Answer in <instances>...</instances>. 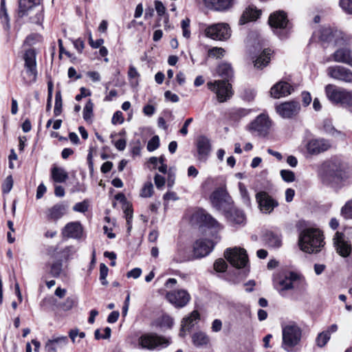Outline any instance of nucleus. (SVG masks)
Returning <instances> with one entry per match:
<instances>
[{
	"mask_svg": "<svg viewBox=\"0 0 352 352\" xmlns=\"http://www.w3.org/2000/svg\"><path fill=\"white\" fill-rule=\"evenodd\" d=\"M320 175L325 183L338 182L349 176V168L338 158H333L322 163Z\"/></svg>",
	"mask_w": 352,
	"mask_h": 352,
	"instance_id": "1",
	"label": "nucleus"
},
{
	"mask_svg": "<svg viewBox=\"0 0 352 352\" xmlns=\"http://www.w3.org/2000/svg\"><path fill=\"white\" fill-rule=\"evenodd\" d=\"M324 245L323 234L317 228H305L299 234V248L306 253H318L321 250Z\"/></svg>",
	"mask_w": 352,
	"mask_h": 352,
	"instance_id": "2",
	"label": "nucleus"
},
{
	"mask_svg": "<svg viewBox=\"0 0 352 352\" xmlns=\"http://www.w3.org/2000/svg\"><path fill=\"white\" fill-rule=\"evenodd\" d=\"M283 342L282 347L289 352L300 341L302 331L296 324H288L282 328Z\"/></svg>",
	"mask_w": 352,
	"mask_h": 352,
	"instance_id": "3",
	"label": "nucleus"
},
{
	"mask_svg": "<svg viewBox=\"0 0 352 352\" xmlns=\"http://www.w3.org/2000/svg\"><path fill=\"white\" fill-rule=\"evenodd\" d=\"M169 344L168 338L156 333H144L138 338L139 346L142 349L151 351L160 347H166Z\"/></svg>",
	"mask_w": 352,
	"mask_h": 352,
	"instance_id": "4",
	"label": "nucleus"
},
{
	"mask_svg": "<svg viewBox=\"0 0 352 352\" xmlns=\"http://www.w3.org/2000/svg\"><path fill=\"white\" fill-rule=\"evenodd\" d=\"M224 256L233 267L238 269L245 267L248 263L246 250L241 248H227Z\"/></svg>",
	"mask_w": 352,
	"mask_h": 352,
	"instance_id": "5",
	"label": "nucleus"
},
{
	"mask_svg": "<svg viewBox=\"0 0 352 352\" xmlns=\"http://www.w3.org/2000/svg\"><path fill=\"white\" fill-rule=\"evenodd\" d=\"M205 34L207 37L215 40L225 41L231 36V29L228 23H218L208 25L205 29Z\"/></svg>",
	"mask_w": 352,
	"mask_h": 352,
	"instance_id": "6",
	"label": "nucleus"
},
{
	"mask_svg": "<svg viewBox=\"0 0 352 352\" xmlns=\"http://www.w3.org/2000/svg\"><path fill=\"white\" fill-rule=\"evenodd\" d=\"M208 88L213 91L219 102H224L229 100L233 93L232 86L226 80H214L207 83Z\"/></svg>",
	"mask_w": 352,
	"mask_h": 352,
	"instance_id": "7",
	"label": "nucleus"
},
{
	"mask_svg": "<svg viewBox=\"0 0 352 352\" xmlns=\"http://www.w3.org/2000/svg\"><path fill=\"white\" fill-rule=\"evenodd\" d=\"M166 300L177 308L185 307L190 300V296L185 289H178L168 292L166 294Z\"/></svg>",
	"mask_w": 352,
	"mask_h": 352,
	"instance_id": "8",
	"label": "nucleus"
},
{
	"mask_svg": "<svg viewBox=\"0 0 352 352\" xmlns=\"http://www.w3.org/2000/svg\"><path fill=\"white\" fill-rule=\"evenodd\" d=\"M277 113L285 119L296 117L300 112V105L297 101L283 102L276 107Z\"/></svg>",
	"mask_w": 352,
	"mask_h": 352,
	"instance_id": "9",
	"label": "nucleus"
},
{
	"mask_svg": "<svg viewBox=\"0 0 352 352\" xmlns=\"http://www.w3.org/2000/svg\"><path fill=\"white\" fill-rule=\"evenodd\" d=\"M271 126L267 116L261 114L258 116L249 126V130L257 135L265 136L268 134Z\"/></svg>",
	"mask_w": 352,
	"mask_h": 352,
	"instance_id": "10",
	"label": "nucleus"
},
{
	"mask_svg": "<svg viewBox=\"0 0 352 352\" xmlns=\"http://www.w3.org/2000/svg\"><path fill=\"white\" fill-rule=\"evenodd\" d=\"M256 199L261 211L265 214L271 213L278 206V201L265 191L256 193Z\"/></svg>",
	"mask_w": 352,
	"mask_h": 352,
	"instance_id": "11",
	"label": "nucleus"
},
{
	"mask_svg": "<svg viewBox=\"0 0 352 352\" xmlns=\"http://www.w3.org/2000/svg\"><path fill=\"white\" fill-rule=\"evenodd\" d=\"M327 74L332 78L352 84V71L340 65L328 67Z\"/></svg>",
	"mask_w": 352,
	"mask_h": 352,
	"instance_id": "12",
	"label": "nucleus"
},
{
	"mask_svg": "<svg viewBox=\"0 0 352 352\" xmlns=\"http://www.w3.org/2000/svg\"><path fill=\"white\" fill-rule=\"evenodd\" d=\"M25 67L26 73L28 76L32 77V80L35 81L36 78V53L34 50L29 49L25 51L24 54Z\"/></svg>",
	"mask_w": 352,
	"mask_h": 352,
	"instance_id": "13",
	"label": "nucleus"
},
{
	"mask_svg": "<svg viewBox=\"0 0 352 352\" xmlns=\"http://www.w3.org/2000/svg\"><path fill=\"white\" fill-rule=\"evenodd\" d=\"M333 243L338 254L342 257H347L351 252V244L345 240L342 233L336 232L333 238Z\"/></svg>",
	"mask_w": 352,
	"mask_h": 352,
	"instance_id": "14",
	"label": "nucleus"
},
{
	"mask_svg": "<svg viewBox=\"0 0 352 352\" xmlns=\"http://www.w3.org/2000/svg\"><path fill=\"white\" fill-rule=\"evenodd\" d=\"M67 208V205L62 202L54 204L53 206L47 208L45 211L47 220L56 222L66 214Z\"/></svg>",
	"mask_w": 352,
	"mask_h": 352,
	"instance_id": "15",
	"label": "nucleus"
},
{
	"mask_svg": "<svg viewBox=\"0 0 352 352\" xmlns=\"http://www.w3.org/2000/svg\"><path fill=\"white\" fill-rule=\"evenodd\" d=\"M214 243L206 239L197 240L193 248L194 255L196 258H201L207 256L212 250Z\"/></svg>",
	"mask_w": 352,
	"mask_h": 352,
	"instance_id": "16",
	"label": "nucleus"
},
{
	"mask_svg": "<svg viewBox=\"0 0 352 352\" xmlns=\"http://www.w3.org/2000/svg\"><path fill=\"white\" fill-rule=\"evenodd\" d=\"M198 160L206 162L211 151L210 140L206 136H199L197 140Z\"/></svg>",
	"mask_w": 352,
	"mask_h": 352,
	"instance_id": "17",
	"label": "nucleus"
},
{
	"mask_svg": "<svg viewBox=\"0 0 352 352\" xmlns=\"http://www.w3.org/2000/svg\"><path fill=\"white\" fill-rule=\"evenodd\" d=\"M330 144L324 139H314L308 142L307 144V152L311 155H318L327 151Z\"/></svg>",
	"mask_w": 352,
	"mask_h": 352,
	"instance_id": "18",
	"label": "nucleus"
},
{
	"mask_svg": "<svg viewBox=\"0 0 352 352\" xmlns=\"http://www.w3.org/2000/svg\"><path fill=\"white\" fill-rule=\"evenodd\" d=\"M82 227L79 222H70L65 226L62 234L67 238L80 239L82 235Z\"/></svg>",
	"mask_w": 352,
	"mask_h": 352,
	"instance_id": "19",
	"label": "nucleus"
},
{
	"mask_svg": "<svg viewBox=\"0 0 352 352\" xmlns=\"http://www.w3.org/2000/svg\"><path fill=\"white\" fill-rule=\"evenodd\" d=\"M288 23L286 14L283 11H278L270 16L269 24L272 28L283 30L286 28Z\"/></svg>",
	"mask_w": 352,
	"mask_h": 352,
	"instance_id": "20",
	"label": "nucleus"
},
{
	"mask_svg": "<svg viewBox=\"0 0 352 352\" xmlns=\"http://www.w3.org/2000/svg\"><path fill=\"white\" fill-rule=\"evenodd\" d=\"M197 219L202 222L206 226L214 229L215 230H221L223 226L210 214L205 210H199L197 213Z\"/></svg>",
	"mask_w": 352,
	"mask_h": 352,
	"instance_id": "21",
	"label": "nucleus"
},
{
	"mask_svg": "<svg viewBox=\"0 0 352 352\" xmlns=\"http://www.w3.org/2000/svg\"><path fill=\"white\" fill-rule=\"evenodd\" d=\"M292 90V88L289 83L280 81L271 88L270 94L273 98H280L289 95Z\"/></svg>",
	"mask_w": 352,
	"mask_h": 352,
	"instance_id": "22",
	"label": "nucleus"
},
{
	"mask_svg": "<svg viewBox=\"0 0 352 352\" xmlns=\"http://www.w3.org/2000/svg\"><path fill=\"white\" fill-rule=\"evenodd\" d=\"M338 329V325L333 324L329 326L327 330L319 333L316 338V344L320 348L324 347L329 341L331 333L336 332Z\"/></svg>",
	"mask_w": 352,
	"mask_h": 352,
	"instance_id": "23",
	"label": "nucleus"
},
{
	"mask_svg": "<svg viewBox=\"0 0 352 352\" xmlns=\"http://www.w3.org/2000/svg\"><path fill=\"white\" fill-rule=\"evenodd\" d=\"M333 56L334 61L352 67V53L350 49L347 47L340 48L333 53Z\"/></svg>",
	"mask_w": 352,
	"mask_h": 352,
	"instance_id": "24",
	"label": "nucleus"
},
{
	"mask_svg": "<svg viewBox=\"0 0 352 352\" xmlns=\"http://www.w3.org/2000/svg\"><path fill=\"white\" fill-rule=\"evenodd\" d=\"M344 89L338 87L334 85H327L325 87V93L328 99L333 103L338 104L340 101L341 95Z\"/></svg>",
	"mask_w": 352,
	"mask_h": 352,
	"instance_id": "25",
	"label": "nucleus"
},
{
	"mask_svg": "<svg viewBox=\"0 0 352 352\" xmlns=\"http://www.w3.org/2000/svg\"><path fill=\"white\" fill-rule=\"evenodd\" d=\"M198 320H199V314L196 310L193 311L189 316L184 318L182 322L179 336H184L186 331H189L195 325V322Z\"/></svg>",
	"mask_w": 352,
	"mask_h": 352,
	"instance_id": "26",
	"label": "nucleus"
},
{
	"mask_svg": "<svg viewBox=\"0 0 352 352\" xmlns=\"http://www.w3.org/2000/svg\"><path fill=\"white\" fill-rule=\"evenodd\" d=\"M300 276L294 272L289 273V276L280 280V291L283 292L294 288Z\"/></svg>",
	"mask_w": 352,
	"mask_h": 352,
	"instance_id": "27",
	"label": "nucleus"
},
{
	"mask_svg": "<svg viewBox=\"0 0 352 352\" xmlns=\"http://www.w3.org/2000/svg\"><path fill=\"white\" fill-rule=\"evenodd\" d=\"M263 240L270 248H278L282 245L280 235L272 231H267L263 235Z\"/></svg>",
	"mask_w": 352,
	"mask_h": 352,
	"instance_id": "28",
	"label": "nucleus"
},
{
	"mask_svg": "<svg viewBox=\"0 0 352 352\" xmlns=\"http://www.w3.org/2000/svg\"><path fill=\"white\" fill-rule=\"evenodd\" d=\"M226 218L232 223L243 224L245 221V216L242 210L232 208L226 214Z\"/></svg>",
	"mask_w": 352,
	"mask_h": 352,
	"instance_id": "29",
	"label": "nucleus"
},
{
	"mask_svg": "<svg viewBox=\"0 0 352 352\" xmlns=\"http://www.w3.org/2000/svg\"><path fill=\"white\" fill-rule=\"evenodd\" d=\"M41 0H19V14L23 16L28 14L33 8L40 5Z\"/></svg>",
	"mask_w": 352,
	"mask_h": 352,
	"instance_id": "30",
	"label": "nucleus"
},
{
	"mask_svg": "<svg viewBox=\"0 0 352 352\" xmlns=\"http://www.w3.org/2000/svg\"><path fill=\"white\" fill-rule=\"evenodd\" d=\"M233 0H205L206 4L212 9L223 11L228 9L232 5Z\"/></svg>",
	"mask_w": 352,
	"mask_h": 352,
	"instance_id": "31",
	"label": "nucleus"
},
{
	"mask_svg": "<svg viewBox=\"0 0 352 352\" xmlns=\"http://www.w3.org/2000/svg\"><path fill=\"white\" fill-rule=\"evenodd\" d=\"M51 177L56 183H64L68 179V173L63 168L54 166L51 170Z\"/></svg>",
	"mask_w": 352,
	"mask_h": 352,
	"instance_id": "32",
	"label": "nucleus"
},
{
	"mask_svg": "<svg viewBox=\"0 0 352 352\" xmlns=\"http://www.w3.org/2000/svg\"><path fill=\"white\" fill-rule=\"evenodd\" d=\"M261 14V12L252 8H247L241 16L240 24H245L251 21L256 20Z\"/></svg>",
	"mask_w": 352,
	"mask_h": 352,
	"instance_id": "33",
	"label": "nucleus"
},
{
	"mask_svg": "<svg viewBox=\"0 0 352 352\" xmlns=\"http://www.w3.org/2000/svg\"><path fill=\"white\" fill-rule=\"evenodd\" d=\"M67 342V338L66 336L58 337L49 340L45 344V349L47 352H56V344H63L65 345Z\"/></svg>",
	"mask_w": 352,
	"mask_h": 352,
	"instance_id": "34",
	"label": "nucleus"
},
{
	"mask_svg": "<svg viewBox=\"0 0 352 352\" xmlns=\"http://www.w3.org/2000/svg\"><path fill=\"white\" fill-rule=\"evenodd\" d=\"M217 72L218 75L225 79H228L233 76V69L228 63H222L219 65Z\"/></svg>",
	"mask_w": 352,
	"mask_h": 352,
	"instance_id": "35",
	"label": "nucleus"
},
{
	"mask_svg": "<svg viewBox=\"0 0 352 352\" xmlns=\"http://www.w3.org/2000/svg\"><path fill=\"white\" fill-rule=\"evenodd\" d=\"M271 50L266 49L263 50L262 54L254 61V67L262 69L265 67L270 60Z\"/></svg>",
	"mask_w": 352,
	"mask_h": 352,
	"instance_id": "36",
	"label": "nucleus"
},
{
	"mask_svg": "<svg viewBox=\"0 0 352 352\" xmlns=\"http://www.w3.org/2000/svg\"><path fill=\"white\" fill-rule=\"evenodd\" d=\"M173 259L177 263H183L190 260L188 249L182 245L178 246Z\"/></svg>",
	"mask_w": 352,
	"mask_h": 352,
	"instance_id": "37",
	"label": "nucleus"
},
{
	"mask_svg": "<svg viewBox=\"0 0 352 352\" xmlns=\"http://www.w3.org/2000/svg\"><path fill=\"white\" fill-rule=\"evenodd\" d=\"M192 340L196 346H202L208 344L210 338L204 332L199 331L192 336Z\"/></svg>",
	"mask_w": 352,
	"mask_h": 352,
	"instance_id": "38",
	"label": "nucleus"
},
{
	"mask_svg": "<svg viewBox=\"0 0 352 352\" xmlns=\"http://www.w3.org/2000/svg\"><path fill=\"white\" fill-rule=\"evenodd\" d=\"M225 192L223 189H218L212 192L210 196L211 201L214 207L220 210L223 200Z\"/></svg>",
	"mask_w": 352,
	"mask_h": 352,
	"instance_id": "39",
	"label": "nucleus"
},
{
	"mask_svg": "<svg viewBox=\"0 0 352 352\" xmlns=\"http://www.w3.org/2000/svg\"><path fill=\"white\" fill-rule=\"evenodd\" d=\"M65 269L63 261L57 260L52 263L50 273L53 277L57 278L64 273Z\"/></svg>",
	"mask_w": 352,
	"mask_h": 352,
	"instance_id": "40",
	"label": "nucleus"
},
{
	"mask_svg": "<svg viewBox=\"0 0 352 352\" xmlns=\"http://www.w3.org/2000/svg\"><path fill=\"white\" fill-rule=\"evenodd\" d=\"M239 189L240 192V195L242 199L243 203L248 207H250L251 206V199L248 192V190L245 186L241 183H239Z\"/></svg>",
	"mask_w": 352,
	"mask_h": 352,
	"instance_id": "41",
	"label": "nucleus"
},
{
	"mask_svg": "<svg viewBox=\"0 0 352 352\" xmlns=\"http://www.w3.org/2000/svg\"><path fill=\"white\" fill-rule=\"evenodd\" d=\"M338 104L345 107H352V91L344 89Z\"/></svg>",
	"mask_w": 352,
	"mask_h": 352,
	"instance_id": "42",
	"label": "nucleus"
},
{
	"mask_svg": "<svg viewBox=\"0 0 352 352\" xmlns=\"http://www.w3.org/2000/svg\"><path fill=\"white\" fill-rule=\"evenodd\" d=\"M93 108L94 104L91 100H89L85 104L83 109V118L85 121H90L93 117Z\"/></svg>",
	"mask_w": 352,
	"mask_h": 352,
	"instance_id": "43",
	"label": "nucleus"
},
{
	"mask_svg": "<svg viewBox=\"0 0 352 352\" xmlns=\"http://www.w3.org/2000/svg\"><path fill=\"white\" fill-rule=\"evenodd\" d=\"M62 97L60 91H57L55 96V105L54 109V114L55 116H58L62 113Z\"/></svg>",
	"mask_w": 352,
	"mask_h": 352,
	"instance_id": "44",
	"label": "nucleus"
},
{
	"mask_svg": "<svg viewBox=\"0 0 352 352\" xmlns=\"http://www.w3.org/2000/svg\"><path fill=\"white\" fill-rule=\"evenodd\" d=\"M341 214L345 219H352V199L347 201L341 208Z\"/></svg>",
	"mask_w": 352,
	"mask_h": 352,
	"instance_id": "45",
	"label": "nucleus"
},
{
	"mask_svg": "<svg viewBox=\"0 0 352 352\" xmlns=\"http://www.w3.org/2000/svg\"><path fill=\"white\" fill-rule=\"evenodd\" d=\"M153 192V186L152 183L146 182L144 185V186L141 190L140 195L142 197H150L152 196Z\"/></svg>",
	"mask_w": 352,
	"mask_h": 352,
	"instance_id": "46",
	"label": "nucleus"
},
{
	"mask_svg": "<svg viewBox=\"0 0 352 352\" xmlns=\"http://www.w3.org/2000/svg\"><path fill=\"white\" fill-rule=\"evenodd\" d=\"M225 50L222 47H214L208 50V56L220 58L224 56Z\"/></svg>",
	"mask_w": 352,
	"mask_h": 352,
	"instance_id": "47",
	"label": "nucleus"
},
{
	"mask_svg": "<svg viewBox=\"0 0 352 352\" xmlns=\"http://www.w3.org/2000/svg\"><path fill=\"white\" fill-rule=\"evenodd\" d=\"M282 179L286 182H292L295 180V174L289 170H281L280 172Z\"/></svg>",
	"mask_w": 352,
	"mask_h": 352,
	"instance_id": "48",
	"label": "nucleus"
},
{
	"mask_svg": "<svg viewBox=\"0 0 352 352\" xmlns=\"http://www.w3.org/2000/svg\"><path fill=\"white\" fill-rule=\"evenodd\" d=\"M109 269L104 263H101L100 265V280L101 281L102 285H107L108 282L106 280V278L108 274Z\"/></svg>",
	"mask_w": 352,
	"mask_h": 352,
	"instance_id": "49",
	"label": "nucleus"
},
{
	"mask_svg": "<svg viewBox=\"0 0 352 352\" xmlns=\"http://www.w3.org/2000/svg\"><path fill=\"white\" fill-rule=\"evenodd\" d=\"M13 186V179L12 175L8 176L3 185H2V192L3 193L7 194L8 193L12 188Z\"/></svg>",
	"mask_w": 352,
	"mask_h": 352,
	"instance_id": "50",
	"label": "nucleus"
},
{
	"mask_svg": "<svg viewBox=\"0 0 352 352\" xmlns=\"http://www.w3.org/2000/svg\"><path fill=\"white\" fill-rule=\"evenodd\" d=\"M104 335H100V330L96 329L94 332V336L96 340L108 339L111 336V329L110 327H105L103 329Z\"/></svg>",
	"mask_w": 352,
	"mask_h": 352,
	"instance_id": "51",
	"label": "nucleus"
},
{
	"mask_svg": "<svg viewBox=\"0 0 352 352\" xmlns=\"http://www.w3.org/2000/svg\"><path fill=\"white\" fill-rule=\"evenodd\" d=\"M56 303V300L53 296H48L44 298L40 302L41 307L47 309Z\"/></svg>",
	"mask_w": 352,
	"mask_h": 352,
	"instance_id": "52",
	"label": "nucleus"
},
{
	"mask_svg": "<svg viewBox=\"0 0 352 352\" xmlns=\"http://www.w3.org/2000/svg\"><path fill=\"white\" fill-rule=\"evenodd\" d=\"M160 146V138L157 135L153 136L147 144V149L148 151H154Z\"/></svg>",
	"mask_w": 352,
	"mask_h": 352,
	"instance_id": "53",
	"label": "nucleus"
},
{
	"mask_svg": "<svg viewBox=\"0 0 352 352\" xmlns=\"http://www.w3.org/2000/svg\"><path fill=\"white\" fill-rule=\"evenodd\" d=\"M228 265L223 258L217 259L214 263V269L219 272H223L226 270Z\"/></svg>",
	"mask_w": 352,
	"mask_h": 352,
	"instance_id": "54",
	"label": "nucleus"
},
{
	"mask_svg": "<svg viewBox=\"0 0 352 352\" xmlns=\"http://www.w3.org/2000/svg\"><path fill=\"white\" fill-rule=\"evenodd\" d=\"M173 318L168 315L162 316L160 320V326L161 327L170 328L173 326Z\"/></svg>",
	"mask_w": 352,
	"mask_h": 352,
	"instance_id": "55",
	"label": "nucleus"
},
{
	"mask_svg": "<svg viewBox=\"0 0 352 352\" xmlns=\"http://www.w3.org/2000/svg\"><path fill=\"white\" fill-rule=\"evenodd\" d=\"M89 203L87 200L76 204L73 210L76 212H85L88 210Z\"/></svg>",
	"mask_w": 352,
	"mask_h": 352,
	"instance_id": "56",
	"label": "nucleus"
},
{
	"mask_svg": "<svg viewBox=\"0 0 352 352\" xmlns=\"http://www.w3.org/2000/svg\"><path fill=\"white\" fill-rule=\"evenodd\" d=\"M340 6L349 14H352V0H340Z\"/></svg>",
	"mask_w": 352,
	"mask_h": 352,
	"instance_id": "57",
	"label": "nucleus"
},
{
	"mask_svg": "<svg viewBox=\"0 0 352 352\" xmlns=\"http://www.w3.org/2000/svg\"><path fill=\"white\" fill-rule=\"evenodd\" d=\"M76 303V300L73 298H67L65 301L60 305L62 309L65 311H68L72 309Z\"/></svg>",
	"mask_w": 352,
	"mask_h": 352,
	"instance_id": "58",
	"label": "nucleus"
},
{
	"mask_svg": "<svg viewBox=\"0 0 352 352\" xmlns=\"http://www.w3.org/2000/svg\"><path fill=\"white\" fill-rule=\"evenodd\" d=\"M124 122L122 113L120 111H117L114 113L111 122L113 124H122Z\"/></svg>",
	"mask_w": 352,
	"mask_h": 352,
	"instance_id": "59",
	"label": "nucleus"
},
{
	"mask_svg": "<svg viewBox=\"0 0 352 352\" xmlns=\"http://www.w3.org/2000/svg\"><path fill=\"white\" fill-rule=\"evenodd\" d=\"M154 182L156 187L158 189H161L164 186L166 180L164 177L159 174H156L154 177Z\"/></svg>",
	"mask_w": 352,
	"mask_h": 352,
	"instance_id": "60",
	"label": "nucleus"
},
{
	"mask_svg": "<svg viewBox=\"0 0 352 352\" xmlns=\"http://www.w3.org/2000/svg\"><path fill=\"white\" fill-rule=\"evenodd\" d=\"M155 7L156 12L159 16H162L165 14L166 8L164 4L160 1H155Z\"/></svg>",
	"mask_w": 352,
	"mask_h": 352,
	"instance_id": "61",
	"label": "nucleus"
},
{
	"mask_svg": "<svg viewBox=\"0 0 352 352\" xmlns=\"http://www.w3.org/2000/svg\"><path fill=\"white\" fill-rule=\"evenodd\" d=\"M86 75L94 82H99L101 79L100 75L98 72L89 71L87 72Z\"/></svg>",
	"mask_w": 352,
	"mask_h": 352,
	"instance_id": "62",
	"label": "nucleus"
},
{
	"mask_svg": "<svg viewBox=\"0 0 352 352\" xmlns=\"http://www.w3.org/2000/svg\"><path fill=\"white\" fill-rule=\"evenodd\" d=\"M166 99L170 100L173 102H177L179 100L178 96L175 94L172 93L170 91H166L164 93Z\"/></svg>",
	"mask_w": 352,
	"mask_h": 352,
	"instance_id": "63",
	"label": "nucleus"
},
{
	"mask_svg": "<svg viewBox=\"0 0 352 352\" xmlns=\"http://www.w3.org/2000/svg\"><path fill=\"white\" fill-rule=\"evenodd\" d=\"M141 274H142L141 269L136 267V268L131 270V271H129L127 273V277L128 278L132 277L133 278H138L140 276Z\"/></svg>",
	"mask_w": 352,
	"mask_h": 352,
	"instance_id": "64",
	"label": "nucleus"
}]
</instances>
